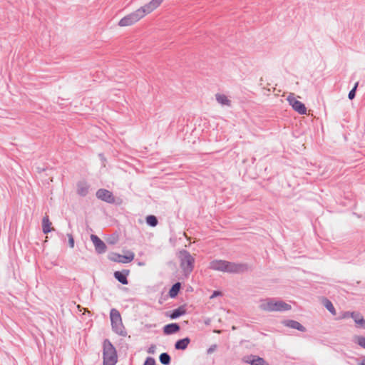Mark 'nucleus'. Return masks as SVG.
<instances>
[{
    "label": "nucleus",
    "mask_w": 365,
    "mask_h": 365,
    "mask_svg": "<svg viewBox=\"0 0 365 365\" xmlns=\"http://www.w3.org/2000/svg\"><path fill=\"white\" fill-rule=\"evenodd\" d=\"M209 267L214 270L237 273L244 272L247 267L242 264H235L225 260H213L210 262Z\"/></svg>",
    "instance_id": "obj_1"
},
{
    "label": "nucleus",
    "mask_w": 365,
    "mask_h": 365,
    "mask_svg": "<svg viewBox=\"0 0 365 365\" xmlns=\"http://www.w3.org/2000/svg\"><path fill=\"white\" fill-rule=\"evenodd\" d=\"M103 365H115L118 361L116 350L108 339L103 344Z\"/></svg>",
    "instance_id": "obj_2"
},
{
    "label": "nucleus",
    "mask_w": 365,
    "mask_h": 365,
    "mask_svg": "<svg viewBox=\"0 0 365 365\" xmlns=\"http://www.w3.org/2000/svg\"><path fill=\"white\" fill-rule=\"evenodd\" d=\"M180 267L185 275L189 274L193 270L195 258L187 251L182 250L180 252Z\"/></svg>",
    "instance_id": "obj_3"
},
{
    "label": "nucleus",
    "mask_w": 365,
    "mask_h": 365,
    "mask_svg": "<svg viewBox=\"0 0 365 365\" xmlns=\"http://www.w3.org/2000/svg\"><path fill=\"white\" fill-rule=\"evenodd\" d=\"M110 317L113 331L119 335L125 336L126 332L122 323L120 312L115 309H112Z\"/></svg>",
    "instance_id": "obj_4"
},
{
    "label": "nucleus",
    "mask_w": 365,
    "mask_h": 365,
    "mask_svg": "<svg viewBox=\"0 0 365 365\" xmlns=\"http://www.w3.org/2000/svg\"><path fill=\"white\" fill-rule=\"evenodd\" d=\"M143 12V11H142L140 8H139L135 11L122 18L118 22V26L124 27L133 25L145 16Z\"/></svg>",
    "instance_id": "obj_5"
},
{
    "label": "nucleus",
    "mask_w": 365,
    "mask_h": 365,
    "mask_svg": "<svg viewBox=\"0 0 365 365\" xmlns=\"http://www.w3.org/2000/svg\"><path fill=\"white\" fill-rule=\"evenodd\" d=\"M135 254L131 251H127L125 255L117 253H112L109 256V259L115 262L128 263L133 260Z\"/></svg>",
    "instance_id": "obj_6"
},
{
    "label": "nucleus",
    "mask_w": 365,
    "mask_h": 365,
    "mask_svg": "<svg viewBox=\"0 0 365 365\" xmlns=\"http://www.w3.org/2000/svg\"><path fill=\"white\" fill-rule=\"evenodd\" d=\"M287 100L290 105H292L294 110L298 112L299 114L307 113V108L305 106L299 101L295 99L294 96H289Z\"/></svg>",
    "instance_id": "obj_7"
},
{
    "label": "nucleus",
    "mask_w": 365,
    "mask_h": 365,
    "mask_svg": "<svg viewBox=\"0 0 365 365\" xmlns=\"http://www.w3.org/2000/svg\"><path fill=\"white\" fill-rule=\"evenodd\" d=\"M163 1L164 0H151L149 3L140 7V9L142 11H143V13L146 16L159 7Z\"/></svg>",
    "instance_id": "obj_8"
},
{
    "label": "nucleus",
    "mask_w": 365,
    "mask_h": 365,
    "mask_svg": "<svg viewBox=\"0 0 365 365\" xmlns=\"http://www.w3.org/2000/svg\"><path fill=\"white\" fill-rule=\"evenodd\" d=\"M98 198L104 200L108 202H113L115 198L111 192L106 189H100L96 192Z\"/></svg>",
    "instance_id": "obj_9"
},
{
    "label": "nucleus",
    "mask_w": 365,
    "mask_h": 365,
    "mask_svg": "<svg viewBox=\"0 0 365 365\" xmlns=\"http://www.w3.org/2000/svg\"><path fill=\"white\" fill-rule=\"evenodd\" d=\"M91 239L95 246V248L98 253H103L106 250L105 243L96 235H91Z\"/></svg>",
    "instance_id": "obj_10"
},
{
    "label": "nucleus",
    "mask_w": 365,
    "mask_h": 365,
    "mask_svg": "<svg viewBox=\"0 0 365 365\" xmlns=\"http://www.w3.org/2000/svg\"><path fill=\"white\" fill-rule=\"evenodd\" d=\"M291 309V305L289 304L274 299V307L272 312H282Z\"/></svg>",
    "instance_id": "obj_11"
},
{
    "label": "nucleus",
    "mask_w": 365,
    "mask_h": 365,
    "mask_svg": "<svg viewBox=\"0 0 365 365\" xmlns=\"http://www.w3.org/2000/svg\"><path fill=\"white\" fill-rule=\"evenodd\" d=\"M274 303V299H265L260 301L259 307L261 309L272 312Z\"/></svg>",
    "instance_id": "obj_12"
},
{
    "label": "nucleus",
    "mask_w": 365,
    "mask_h": 365,
    "mask_svg": "<svg viewBox=\"0 0 365 365\" xmlns=\"http://www.w3.org/2000/svg\"><path fill=\"white\" fill-rule=\"evenodd\" d=\"M283 324L288 327L299 330L301 331H305L306 329L299 322L294 320H285Z\"/></svg>",
    "instance_id": "obj_13"
},
{
    "label": "nucleus",
    "mask_w": 365,
    "mask_h": 365,
    "mask_svg": "<svg viewBox=\"0 0 365 365\" xmlns=\"http://www.w3.org/2000/svg\"><path fill=\"white\" fill-rule=\"evenodd\" d=\"M128 274V270H124L123 272L116 271L114 272V277L122 284H128V282L127 279V276Z\"/></svg>",
    "instance_id": "obj_14"
},
{
    "label": "nucleus",
    "mask_w": 365,
    "mask_h": 365,
    "mask_svg": "<svg viewBox=\"0 0 365 365\" xmlns=\"http://www.w3.org/2000/svg\"><path fill=\"white\" fill-rule=\"evenodd\" d=\"M42 228L43 232L45 234H47L53 230L52 227V223L50 222L48 215L44 216L42 220Z\"/></svg>",
    "instance_id": "obj_15"
},
{
    "label": "nucleus",
    "mask_w": 365,
    "mask_h": 365,
    "mask_svg": "<svg viewBox=\"0 0 365 365\" xmlns=\"http://www.w3.org/2000/svg\"><path fill=\"white\" fill-rule=\"evenodd\" d=\"M179 330V325L175 323L168 324L163 328V331L165 334H172L178 332Z\"/></svg>",
    "instance_id": "obj_16"
},
{
    "label": "nucleus",
    "mask_w": 365,
    "mask_h": 365,
    "mask_svg": "<svg viewBox=\"0 0 365 365\" xmlns=\"http://www.w3.org/2000/svg\"><path fill=\"white\" fill-rule=\"evenodd\" d=\"M351 317L354 319L357 327L365 329V319L359 314L352 312Z\"/></svg>",
    "instance_id": "obj_17"
},
{
    "label": "nucleus",
    "mask_w": 365,
    "mask_h": 365,
    "mask_svg": "<svg viewBox=\"0 0 365 365\" xmlns=\"http://www.w3.org/2000/svg\"><path fill=\"white\" fill-rule=\"evenodd\" d=\"M216 101L222 106H230L231 101L228 97L224 94L217 93L215 95Z\"/></svg>",
    "instance_id": "obj_18"
},
{
    "label": "nucleus",
    "mask_w": 365,
    "mask_h": 365,
    "mask_svg": "<svg viewBox=\"0 0 365 365\" xmlns=\"http://www.w3.org/2000/svg\"><path fill=\"white\" fill-rule=\"evenodd\" d=\"M88 192V185L86 182H80L77 185V192L80 195L85 196Z\"/></svg>",
    "instance_id": "obj_19"
},
{
    "label": "nucleus",
    "mask_w": 365,
    "mask_h": 365,
    "mask_svg": "<svg viewBox=\"0 0 365 365\" xmlns=\"http://www.w3.org/2000/svg\"><path fill=\"white\" fill-rule=\"evenodd\" d=\"M190 344V339L188 338H185L180 340H178L175 345L176 349L184 350L185 349L188 344Z\"/></svg>",
    "instance_id": "obj_20"
},
{
    "label": "nucleus",
    "mask_w": 365,
    "mask_h": 365,
    "mask_svg": "<svg viewBox=\"0 0 365 365\" xmlns=\"http://www.w3.org/2000/svg\"><path fill=\"white\" fill-rule=\"evenodd\" d=\"M246 362L250 363L251 365H269L267 361L259 356H254V358L250 361L246 360Z\"/></svg>",
    "instance_id": "obj_21"
},
{
    "label": "nucleus",
    "mask_w": 365,
    "mask_h": 365,
    "mask_svg": "<svg viewBox=\"0 0 365 365\" xmlns=\"http://www.w3.org/2000/svg\"><path fill=\"white\" fill-rule=\"evenodd\" d=\"M180 289V283H175L169 292V294L171 297H175L178 295Z\"/></svg>",
    "instance_id": "obj_22"
},
{
    "label": "nucleus",
    "mask_w": 365,
    "mask_h": 365,
    "mask_svg": "<svg viewBox=\"0 0 365 365\" xmlns=\"http://www.w3.org/2000/svg\"><path fill=\"white\" fill-rule=\"evenodd\" d=\"M354 341L359 344L361 347L365 349V337L361 336H355Z\"/></svg>",
    "instance_id": "obj_23"
},
{
    "label": "nucleus",
    "mask_w": 365,
    "mask_h": 365,
    "mask_svg": "<svg viewBox=\"0 0 365 365\" xmlns=\"http://www.w3.org/2000/svg\"><path fill=\"white\" fill-rule=\"evenodd\" d=\"M160 361L162 364L168 365L170 362V357L167 353H163L160 356Z\"/></svg>",
    "instance_id": "obj_24"
},
{
    "label": "nucleus",
    "mask_w": 365,
    "mask_h": 365,
    "mask_svg": "<svg viewBox=\"0 0 365 365\" xmlns=\"http://www.w3.org/2000/svg\"><path fill=\"white\" fill-rule=\"evenodd\" d=\"M185 314V310L182 308L175 309L170 315L172 319H175Z\"/></svg>",
    "instance_id": "obj_25"
},
{
    "label": "nucleus",
    "mask_w": 365,
    "mask_h": 365,
    "mask_svg": "<svg viewBox=\"0 0 365 365\" xmlns=\"http://www.w3.org/2000/svg\"><path fill=\"white\" fill-rule=\"evenodd\" d=\"M146 222L150 226H155L158 224L157 218L153 215H149L146 218Z\"/></svg>",
    "instance_id": "obj_26"
},
{
    "label": "nucleus",
    "mask_w": 365,
    "mask_h": 365,
    "mask_svg": "<svg viewBox=\"0 0 365 365\" xmlns=\"http://www.w3.org/2000/svg\"><path fill=\"white\" fill-rule=\"evenodd\" d=\"M324 306L326 307V308L331 312L333 314H335L336 312H335V309L332 304V303L329 301V300H325L324 302Z\"/></svg>",
    "instance_id": "obj_27"
},
{
    "label": "nucleus",
    "mask_w": 365,
    "mask_h": 365,
    "mask_svg": "<svg viewBox=\"0 0 365 365\" xmlns=\"http://www.w3.org/2000/svg\"><path fill=\"white\" fill-rule=\"evenodd\" d=\"M358 84L359 83H356L354 87L353 88V89L349 92V99L352 100L354 97H355V93H356V88L358 86Z\"/></svg>",
    "instance_id": "obj_28"
},
{
    "label": "nucleus",
    "mask_w": 365,
    "mask_h": 365,
    "mask_svg": "<svg viewBox=\"0 0 365 365\" xmlns=\"http://www.w3.org/2000/svg\"><path fill=\"white\" fill-rule=\"evenodd\" d=\"M155 361L153 358L148 357L146 359L144 365H155Z\"/></svg>",
    "instance_id": "obj_29"
},
{
    "label": "nucleus",
    "mask_w": 365,
    "mask_h": 365,
    "mask_svg": "<svg viewBox=\"0 0 365 365\" xmlns=\"http://www.w3.org/2000/svg\"><path fill=\"white\" fill-rule=\"evenodd\" d=\"M358 365H365V356L357 359Z\"/></svg>",
    "instance_id": "obj_30"
},
{
    "label": "nucleus",
    "mask_w": 365,
    "mask_h": 365,
    "mask_svg": "<svg viewBox=\"0 0 365 365\" xmlns=\"http://www.w3.org/2000/svg\"><path fill=\"white\" fill-rule=\"evenodd\" d=\"M156 349V346L155 345H152L149 347L148 352L149 354H154Z\"/></svg>",
    "instance_id": "obj_31"
},
{
    "label": "nucleus",
    "mask_w": 365,
    "mask_h": 365,
    "mask_svg": "<svg viewBox=\"0 0 365 365\" xmlns=\"http://www.w3.org/2000/svg\"><path fill=\"white\" fill-rule=\"evenodd\" d=\"M69 244H70L71 247H73V246H74V240H73V238L72 235H69Z\"/></svg>",
    "instance_id": "obj_32"
},
{
    "label": "nucleus",
    "mask_w": 365,
    "mask_h": 365,
    "mask_svg": "<svg viewBox=\"0 0 365 365\" xmlns=\"http://www.w3.org/2000/svg\"><path fill=\"white\" fill-rule=\"evenodd\" d=\"M220 294H221V292H218V291H215V292H213V294L211 295L210 298H211V299H212V298H214V297H217V296H219V295H220Z\"/></svg>",
    "instance_id": "obj_33"
},
{
    "label": "nucleus",
    "mask_w": 365,
    "mask_h": 365,
    "mask_svg": "<svg viewBox=\"0 0 365 365\" xmlns=\"http://www.w3.org/2000/svg\"><path fill=\"white\" fill-rule=\"evenodd\" d=\"M216 349V346H212L211 347H210L207 350V353L208 354H211L212 351H214Z\"/></svg>",
    "instance_id": "obj_34"
},
{
    "label": "nucleus",
    "mask_w": 365,
    "mask_h": 365,
    "mask_svg": "<svg viewBox=\"0 0 365 365\" xmlns=\"http://www.w3.org/2000/svg\"><path fill=\"white\" fill-rule=\"evenodd\" d=\"M349 317H351V313H349V312H346L343 316L344 318Z\"/></svg>",
    "instance_id": "obj_35"
},
{
    "label": "nucleus",
    "mask_w": 365,
    "mask_h": 365,
    "mask_svg": "<svg viewBox=\"0 0 365 365\" xmlns=\"http://www.w3.org/2000/svg\"><path fill=\"white\" fill-rule=\"evenodd\" d=\"M138 264H139L140 266H143V265H144V263L139 262V263H138Z\"/></svg>",
    "instance_id": "obj_36"
}]
</instances>
